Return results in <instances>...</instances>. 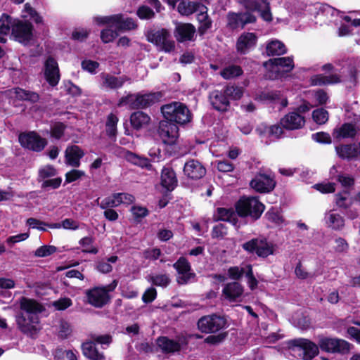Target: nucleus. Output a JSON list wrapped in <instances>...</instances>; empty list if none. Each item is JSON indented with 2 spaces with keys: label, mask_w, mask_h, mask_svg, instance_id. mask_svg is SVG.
Here are the masks:
<instances>
[{
  "label": "nucleus",
  "mask_w": 360,
  "mask_h": 360,
  "mask_svg": "<svg viewBox=\"0 0 360 360\" xmlns=\"http://www.w3.org/2000/svg\"><path fill=\"white\" fill-rule=\"evenodd\" d=\"M20 312L15 317L18 328L23 333L32 335L37 330L39 314L43 312L45 308L34 300L22 297L20 301Z\"/></svg>",
  "instance_id": "obj_1"
},
{
  "label": "nucleus",
  "mask_w": 360,
  "mask_h": 360,
  "mask_svg": "<svg viewBox=\"0 0 360 360\" xmlns=\"http://www.w3.org/2000/svg\"><path fill=\"white\" fill-rule=\"evenodd\" d=\"M243 92L234 85H226L221 89H214L209 93L208 100L212 107L221 112H227L231 107V101L241 98Z\"/></svg>",
  "instance_id": "obj_2"
},
{
  "label": "nucleus",
  "mask_w": 360,
  "mask_h": 360,
  "mask_svg": "<svg viewBox=\"0 0 360 360\" xmlns=\"http://www.w3.org/2000/svg\"><path fill=\"white\" fill-rule=\"evenodd\" d=\"M163 94L162 91L149 92L142 94L141 92L131 94L122 96L117 102L118 107L128 106L130 110H140L150 108L159 103Z\"/></svg>",
  "instance_id": "obj_3"
},
{
  "label": "nucleus",
  "mask_w": 360,
  "mask_h": 360,
  "mask_svg": "<svg viewBox=\"0 0 360 360\" xmlns=\"http://www.w3.org/2000/svg\"><path fill=\"white\" fill-rule=\"evenodd\" d=\"M235 210L238 217H250L253 221L258 220L265 210V205L258 197L241 196L235 203Z\"/></svg>",
  "instance_id": "obj_4"
},
{
  "label": "nucleus",
  "mask_w": 360,
  "mask_h": 360,
  "mask_svg": "<svg viewBox=\"0 0 360 360\" xmlns=\"http://www.w3.org/2000/svg\"><path fill=\"white\" fill-rule=\"evenodd\" d=\"M165 119L172 121L179 126H184L191 122L193 115L187 105L181 102L174 101L165 104L160 108Z\"/></svg>",
  "instance_id": "obj_5"
},
{
  "label": "nucleus",
  "mask_w": 360,
  "mask_h": 360,
  "mask_svg": "<svg viewBox=\"0 0 360 360\" xmlns=\"http://www.w3.org/2000/svg\"><path fill=\"white\" fill-rule=\"evenodd\" d=\"M241 247L248 254L256 255L261 258H266L274 253L273 243L264 236L253 238L243 243Z\"/></svg>",
  "instance_id": "obj_6"
},
{
  "label": "nucleus",
  "mask_w": 360,
  "mask_h": 360,
  "mask_svg": "<svg viewBox=\"0 0 360 360\" xmlns=\"http://www.w3.org/2000/svg\"><path fill=\"white\" fill-rule=\"evenodd\" d=\"M146 39L165 53H170L175 49V41L171 38L169 31L166 28L150 30L147 31Z\"/></svg>",
  "instance_id": "obj_7"
},
{
  "label": "nucleus",
  "mask_w": 360,
  "mask_h": 360,
  "mask_svg": "<svg viewBox=\"0 0 360 360\" xmlns=\"http://www.w3.org/2000/svg\"><path fill=\"white\" fill-rule=\"evenodd\" d=\"M34 26L29 20H14L11 36L15 41L27 45L33 39Z\"/></svg>",
  "instance_id": "obj_8"
},
{
  "label": "nucleus",
  "mask_w": 360,
  "mask_h": 360,
  "mask_svg": "<svg viewBox=\"0 0 360 360\" xmlns=\"http://www.w3.org/2000/svg\"><path fill=\"white\" fill-rule=\"evenodd\" d=\"M290 345L292 352L304 360H310L319 353L318 346L307 339H295Z\"/></svg>",
  "instance_id": "obj_9"
},
{
  "label": "nucleus",
  "mask_w": 360,
  "mask_h": 360,
  "mask_svg": "<svg viewBox=\"0 0 360 360\" xmlns=\"http://www.w3.org/2000/svg\"><path fill=\"white\" fill-rule=\"evenodd\" d=\"M20 146L34 152H41L46 146L48 142L34 131L22 132L18 136Z\"/></svg>",
  "instance_id": "obj_10"
},
{
  "label": "nucleus",
  "mask_w": 360,
  "mask_h": 360,
  "mask_svg": "<svg viewBox=\"0 0 360 360\" xmlns=\"http://www.w3.org/2000/svg\"><path fill=\"white\" fill-rule=\"evenodd\" d=\"M226 27L230 30L244 29L246 25L257 22V17L250 12L235 13L229 11L226 15Z\"/></svg>",
  "instance_id": "obj_11"
},
{
  "label": "nucleus",
  "mask_w": 360,
  "mask_h": 360,
  "mask_svg": "<svg viewBox=\"0 0 360 360\" xmlns=\"http://www.w3.org/2000/svg\"><path fill=\"white\" fill-rule=\"evenodd\" d=\"M158 132L164 143L173 145L179 136V125L164 118L159 122Z\"/></svg>",
  "instance_id": "obj_12"
},
{
  "label": "nucleus",
  "mask_w": 360,
  "mask_h": 360,
  "mask_svg": "<svg viewBox=\"0 0 360 360\" xmlns=\"http://www.w3.org/2000/svg\"><path fill=\"white\" fill-rule=\"evenodd\" d=\"M226 319L217 314L204 316L201 317L197 323L198 328L202 333H215L224 328L226 326Z\"/></svg>",
  "instance_id": "obj_13"
},
{
  "label": "nucleus",
  "mask_w": 360,
  "mask_h": 360,
  "mask_svg": "<svg viewBox=\"0 0 360 360\" xmlns=\"http://www.w3.org/2000/svg\"><path fill=\"white\" fill-rule=\"evenodd\" d=\"M276 185V181L274 175L271 176L262 172H257L250 182V187L259 193L271 192L275 188Z\"/></svg>",
  "instance_id": "obj_14"
},
{
  "label": "nucleus",
  "mask_w": 360,
  "mask_h": 360,
  "mask_svg": "<svg viewBox=\"0 0 360 360\" xmlns=\"http://www.w3.org/2000/svg\"><path fill=\"white\" fill-rule=\"evenodd\" d=\"M179 276L176 281L180 285H186L195 280L196 274L192 271L191 265L185 257H180L173 264Z\"/></svg>",
  "instance_id": "obj_15"
},
{
  "label": "nucleus",
  "mask_w": 360,
  "mask_h": 360,
  "mask_svg": "<svg viewBox=\"0 0 360 360\" xmlns=\"http://www.w3.org/2000/svg\"><path fill=\"white\" fill-rule=\"evenodd\" d=\"M195 27L190 22H176L174 30V37L179 43L195 40Z\"/></svg>",
  "instance_id": "obj_16"
},
{
  "label": "nucleus",
  "mask_w": 360,
  "mask_h": 360,
  "mask_svg": "<svg viewBox=\"0 0 360 360\" xmlns=\"http://www.w3.org/2000/svg\"><path fill=\"white\" fill-rule=\"evenodd\" d=\"M263 66L270 71H275L277 77L280 76V68H283L285 73L290 72L294 67V61L291 57H281L270 58L263 63Z\"/></svg>",
  "instance_id": "obj_17"
},
{
  "label": "nucleus",
  "mask_w": 360,
  "mask_h": 360,
  "mask_svg": "<svg viewBox=\"0 0 360 360\" xmlns=\"http://www.w3.org/2000/svg\"><path fill=\"white\" fill-rule=\"evenodd\" d=\"M320 348L328 352H347L349 350L347 342L338 338L321 337L319 340Z\"/></svg>",
  "instance_id": "obj_18"
},
{
  "label": "nucleus",
  "mask_w": 360,
  "mask_h": 360,
  "mask_svg": "<svg viewBox=\"0 0 360 360\" xmlns=\"http://www.w3.org/2000/svg\"><path fill=\"white\" fill-rule=\"evenodd\" d=\"M44 77L51 86L58 85L60 79V70L58 62L52 57L49 56L44 63Z\"/></svg>",
  "instance_id": "obj_19"
},
{
  "label": "nucleus",
  "mask_w": 360,
  "mask_h": 360,
  "mask_svg": "<svg viewBox=\"0 0 360 360\" xmlns=\"http://www.w3.org/2000/svg\"><path fill=\"white\" fill-rule=\"evenodd\" d=\"M206 172L203 165L197 160L191 159L184 164V173L190 179H200L205 176Z\"/></svg>",
  "instance_id": "obj_20"
},
{
  "label": "nucleus",
  "mask_w": 360,
  "mask_h": 360,
  "mask_svg": "<svg viewBox=\"0 0 360 360\" xmlns=\"http://www.w3.org/2000/svg\"><path fill=\"white\" fill-rule=\"evenodd\" d=\"M281 126L287 130L302 129L305 124L304 117L298 112H290L280 120Z\"/></svg>",
  "instance_id": "obj_21"
},
{
  "label": "nucleus",
  "mask_w": 360,
  "mask_h": 360,
  "mask_svg": "<svg viewBox=\"0 0 360 360\" xmlns=\"http://www.w3.org/2000/svg\"><path fill=\"white\" fill-rule=\"evenodd\" d=\"M112 27L120 33L136 30L138 24L132 18L126 17L122 13H118L114 14Z\"/></svg>",
  "instance_id": "obj_22"
},
{
  "label": "nucleus",
  "mask_w": 360,
  "mask_h": 360,
  "mask_svg": "<svg viewBox=\"0 0 360 360\" xmlns=\"http://www.w3.org/2000/svg\"><path fill=\"white\" fill-rule=\"evenodd\" d=\"M257 37L253 32H244L237 39L236 50L241 54H245L248 51L256 46Z\"/></svg>",
  "instance_id": "obj_23"
},
{
  "label": "nucleus",
  "mask_w": 360,
  "mask_h": 360,
  "mask_svg": "<svg viewBox=\"0 0 360 360\" xmlns=\"http://www.w3.org/2000/svg\"><path fill=\"white\" fill-rule=\"evenodd\" d=\"M196 20L199 26L198 27V33L200 37L204 36L209 30L212 27V20L208 14V8L204 5L196 15Z\"/></svg>",
  "instance_id": "obj_24"
},
{
  "label": "nucleus",
  "mask_w": 360,
  "mask_h": 360,
  "mask_svg": "<svg viewBox=\"0 0 360 360\" xmlns=\"http://www.w3.org/2000/svg\"><path fill=\"white\" fill-rule=\"evenodd\" d=\"M83 150L77 145L67 147L65 151L66 163L72 167H78L80 165V160L84 157Z\"/></svg>",
  "instance_id": "obj_25"
},
{
  "label": "nucleus",
  "mask_w": 360,
  "mask_h": 360,
  "mask_svg": "<svg viewBox=\"0 0 360 360\" xmlns=\"http://www.w3.org/2000/svg\"><path fill=\"white\" fill-rule=\"evenodd\" d=\"M177 178L171 167H163L161 172V186L168 191H172L177 186Z\"/></svg>",
  "instance_id": "obj_26"
},
{
  "label": "nucleus",
  "mask_w": 360,
  "mask_h": 360,
  "mask_svg": "<svg viewBox=\"0 0 360 360\" xmlns=\"http://www.w3.org/2000/svg\"><path fill=\"white\" fill-rule=\"evenodd\" d=\"M150 117L141 110L132 112L129 117L131 127L136 131L147 127L150 124Z\"/></svg>",
  "instance_id": "obj_27"
},
{
  "label": "nucleus",
  "mask_w": 360,
  "mask_h": 360,
  "mask_svg": "<svg viewBox=\"0 0 360 360\" xmlns=\"http://www.w3.org/2000/svg\"><path fill=\"white\" fill-rule=\"evenodd\" d=\"M310 80L312 86H326L339 84L341 82L340 77L337 74H332L330 75L318 74L312 76Z\"/></svg>",
  "instance_id": "obj_28"
},
{
  "label": "nucleus",
  "mask_w": 360,
  "mask_h": 360,
  "mask_svg": "<svg viewBox=\"0 0 360 360\" xmlns=\"http://www.w3.org/2000/svg\"><path fill=\"white\" fill-rule=\"evenodd\" d=\"M217 215L214 216V221H227L236 226L238 219L237 213L232 208L218 207L217 209Z\"/></svg>",
  "instance_id": "obj_29"
},
{
  "label": "nucleus",
  "mask_w": 360,
  "mask_h": 360,
  "mask_svg": "<svg viewBox=\"0 0 360 360\" xmlns=\"http://www.w3.org/2000/svg\"><path fill=\"white\" fill-rule=\"evenodd\" d=\"M203 4L198 1L181 0L177 6V11L184 16H189L202 8Z\"/></svg>",
  "instance_id": "obj_30"
},
{
  "label": "nucleus",
  "mask_w": 360,
  "mask_h": 360,
  "mask_svg": "<svg viewBox=\"0 0 360 360\" xmlns=\"http://www.w3.org/2000/svg\"><path fill=\"white\" fill-rule=\"evenodd\" d=\"M13 91L16 99L20 101L36 103L40 99L39 94L35 91L26 90L20 87H15L13 89Z\"/></svg>",
  "instance_id": "obj_31"
},
{
  "label": "nucleus",
  "mask_w": 360,
  "mask_h": 360,
  "mask_svg": "<svg viewBox=\"0 0 360 360\" xmlns=\"http://www.w3.org/2000/svg\"><path fill=\"white\" fill-rule=\"evenodd\" d=\"M82 349L83 354L91 360H104L103 353L99 352L96 347V344L92 341L86 342L82 344Z\"/></svg>",
  "instance_id": "obj_32"
},
{
  "label": "nucleus",
  "mask_w": 360,
  "mask_h": 360,
  "mask_svg": "<svg viewBox=\"0 0 360 360\" xmlns=\"http://www.w3.org/2000/svg\"><path fill=\"white\" fill-rule=\"evenodd\" d=\"M158 347L163 352L172 353L178 352L181 349V342L169 339L167 337H160L158 339Z\"/></svg>",
  "instance_id": "obj_33"
},
{
  "label": "nucleus",
  "mask_w": 360,
  "mask_h": 360,
  "mask_svg": "<svg viewBox=\"0 0 360 360\" xmlns=\"http://www.w3.org/2000/svg\"><path fill=\"white\" fill-rule=\"evenodd\" d=\"M102 80L101 83V88L106 90H115L120 89V79L110 73L101 72L100 75Z\"/></svg>",
  "instance_id": "obj_34"
},
{
  "label": "nucleus",
  "mask_w": 360,
  "mask_h": 360,
  "mask_svg": "<svg viewBox=\"0 0 360 360\" xmlns=\"http://www.w3.org/2000/svg\"><path fill=\"white\" fill-rule=\"evenodd\" d=\"M333 134L337 139H352L357 134V131L352 123L345 122L339 129H335Z\"/></svg>",
  "instance_id": "obj_35"
},
{
  "label": "nucleus",
  "mask_w": 360,
  "mask_h": 360,
  "mask_svg": "<svg viewBox=\"0 0 360 360\" xmlns=\"http://www.w3.org/2000/svg\"><path fill=\"white\" fill-rule=\"evenodd\" d=\"M119 121L118 117L113 113H110L107 117L105 123V131L107 136L112 139L113 141H116V136L117 134V122Z\"/></svg>",
  "instance_id": "obj_36"
},
{
  "label": "nucleus",
  "mask_w": 360,
  "mask_h": 360,
  "mask_svg": "<svg viewBox=\"0 0 360 360\" xmlns=\"http://www.w3.org/2000/svg\"><path fill=\"white\" fill-rule=\"evenodd\" d=\"M335 150L341 159L351 160L357 156V148L352 144L340 145L335 147Z\"/></svg>",
  "instance_id": "obj_37"
},
{
  "label": "nucleus",
  "mask_w": 360,
  "mask_h": 360,
  "mask_svg": "<svg viewBox=\"0 0 360 360\" xmlns=\"http://www.w3.org/2000/svg\"><path fill=\"white\" fill-rule=\"evenodd\" d=\"M283 96L281 91H262L257 95V99L262 102H269L270 103H276Z\"/></svg>",
  "instance_id": "obj_38"
},
{
  "label": "nucleus",
  "mask_w": 360,
  "mask_h": 360,
  "mask_svg": "<svg viewBox=\"0 0 360 360\" xmlns=\"http://www.w3.org/2000/svg\"><path fill=\"white\" fill-rule=\"evenodd\" d=\"M266 52L269 56H281L287 53V49L283 42L274 40L266 45Z\"/></svg>",
  "instance_id": "obj_39"
},
{
  "label": "nucleus",
  "mask_w": 360,
  "mask_h": 360,
  "mask_svg": "<svg viewBox=\"0 0 360 360\" xmlns=\"http://www.w3.org/2000/svg\"><path fill=\"white\" fill-rule=\"evenodd\" d=\"M126 159L131 163L142 168L150 169L152 167L150 160L148 158L140 157L129 150L127 151Z\"/></svg>",
  "instance_id": "obj_40"
},
{
  "label": "nucleus",
  "mask_w": 360,
  "mask_h": 360,
  "mask_svg": "<svg viewBox=\"0 0 360 360\" xmlns=\"http://www.w3.org/2000/svg\"><path fill=\"white\" fill-rule=\"evenodd\" d=\"M283 129L284 128L279 122L278 124L271 125L269 127L264 125L263 129L261 128H257V131H258L260 136L263 135L266 132H268L269 136H274L276 139H280L284 132Z\"/></svg>",
  "instance_id": "obj_41"
},
{
  "label": "nucleus",
  "mask_w": 360,
  "mask_h": 360,
  "mask_svg": "<svg viewBox=\"0 0 360 360\" xmlns=\"http://www.w3.org/2000/svg\"><path fill=\"white\" fill-rule=\"evenodd\" d=\"M86 301L96 307H102L110 300L108 294H86Z\"/></svg>",
  "instance_id": "obj_42"
},
{
  "label": "nucleus",
  "mask_w": 360,
  "mask_h": 360,
  "mask_svg": "<svg viewBox=\"0 0 360 360\" xmlns=\"http://www.w3.org/2000/svg\"><path fill=\"white\" fill-rule=\"evenodd\" d=\"M243 71L240 66L232 65L224 68L221 72V76L225 79H232L242 75Z\"/></svg>",
  "instance_id": "obj_43"
},
{
  "label": "nucleus",
  "mask_w": 360,
  "mask_h": 360,
  "mask_svg": "<svg viewBox=\"0 0 360 360\" xmlns=\"http://www.w3.org/2000/svg\"><path fill=\"white\" fill-rule=\"evenodd\" d=\"M14 20L10 15L3 13L0 17V33L8 34L10 30L13 29Z\"/></svg>",
  "instance_id": "obj_44"
},
{
  "label": "nucleus",
  "mask_w": 360,
  "mask_h": 360,
  "mask_svg": "<svg viewBox=\"0 0 360 360\" xmlns=\"http://www.w3.org/2000/svg\"><path fill=\"white\" fill-rule=\"evenodd\" d=\"M349 193L348 190H343L335 194V204L339 208L347 210L351 206L352 202L347 198Z\"/></svg>",
  "instance_id": "obj_45"
},
{
  "label": "nucleus",
  "mask_w": 360,
  "mask_h": 360,
  "mask_svg": "<svg viewBox=\"0 0 360 360\" xmlns=\"http://www.w3.org/2000/svg\"><path fill=\"white\" fill-rule=\"evenodd\" d=\"M27 224L32 229H36L40 231H45L46 229L41 226V225L46 226L51 229H59L60 228V223L47 224L41 221L36 218L30 217L27 219Z\"/></svg>",
  "instance_id": "obj_46"
},
{
  "label": "nucleus",
  "mask_w": 360,
  "mask_h": 360,
  "mask_svg": "<svg viewBox=\"0 0 360 360\" xmlns=\"http://www.w3.org/2000/svg\"><path fill=\"white\" fill-rule=\"evenodd\" d=\"M94 243V238L92 236H86L81 238L79 241V244L84 248L82 252L94 255L97 254L98 249L96 247L91 246Z\"/></svg>",
  "instance_id": "obj_47"
},
{
  "label": "nucleus",
  "mask_w": 360,
  "mask_h": 360,
  "mask_svg": "<svg viewBox=\"0 0 360 360\" xmlns=\"http://www.w3.org/2000/svg\"><path fill=\"white\" fill-rule=\"evenodd\" d=\"M67 125L62 122H56L51 126L50 135L51 137L59 140L65 134Z\"/></svg>",
  "instance_id": "obj_48"
},
{
  "label": "nucleus",
  "mask_w": 360,
  "mask_h": 360,
  "mask_svg": "<svg viewBox=\"0 0 360 360\" xmlns=\"http://www.w3.org/2000/svg\"><path fill=\"white\" fill-rule=\"evenodd\" d=\"M136 14L142 20H150L155 18V11L146 5L140 6L137 8Z\"/></svg>",
  "instance_id": "obj_49"
},
{
  "label": "nucleus",
  "mask_w": 360,
  "mask_h": 360,
  "mask_svg": "<svg viewBox=\"0 0 360 360\" xmlns=\"http://www.w3.org/2000/svg\"><path fill=\"white\" fill-rule=\"evenodd\" d=\"M257 11L259 13V15L263 20L268 22L273 20L270 3L267 0H264V2L260 5L259 10H257Z\"/></svg>",
  "instance_id": "obj_50"
},
{
  "label": "nucleus",
  "mask_w": 360,
  "mask_h": 360,
  "mask_svg": "<svg viewBox=\"0 0 360 360\" xmlns=\"http://www.w3.org/2000/svg\"><path fill=\"white\" fill-rule=\"evenodd\" d=\"M328 226L335 230H340L345 226V219L339 214H330L328 219Z\"/></svg>",
  "instance_id": "obj_51"
},
{
  "label": "nucleus",
  "mask_w": 360,
  "mask_h": 360,
  "mask_svg": "<svg viewBox=\"0 0 360 360\" xmlns=\"http://www.w3.org/2000/svg\"><path fill=\"white\" fill-rule=\"evenodd\" d=\"M336 181L341 184L344 190L348 191H349L355 184V179L352 176L343 173L339 174L337 176Z\"/></svg>",
  "instance_id": "obj_52"
},
{
  "label": "nucleus",
  "mask_w": 360,
  "mask_h": 360,
  "mask_svg": "<svg viewBox=\"0 0 360 360\" xmlns=\"http://www.w3.org/2000/svg\"><path fill=\"white\" fill-rule=\"evenodd\" d=\"M312 119L318 124H323L328 120V112L324 108H318L312 112Z\"/></svg>",
  "instance_id": "obj_53"
},
{
  "label": "nucleus",
  "mask_w": 360,
  "mask_h": 360,
  "mask_svg": "<svg viewBox=\"0 0 360 360\" xmlns=\"http://www.w3.org/2000/svg\"><path fill=\"white\" fill-rule=\"evenodd\" d=\"M238 2L246 9L245 12L252 13V12L259 10L260 5L264 2V0H238Z\"/></svg>",
  "instance_id": "obj_54"
},
{
  "label": "nucleus",
  "mask_w": 360,
  "mask_h": 360,
  "mask_svg": "<svg viewBox=\"0 0 360 360\" xmlns=\"http://www.w3.org/2000/svg\"><path fill=\"white\" fill-rule=\"evenodd\" d=\"M265 218L276 225H280L283 222V217L280 214L276 208L271 207L269 210L265 215Z\"/></svg>",
  "instance_id": "obj_55"
},
{
  "label": "nucleus",
  "mask_w": 360,
  "mask_h": 360,
  "mask_svg": "<svg viewBox=\"0 0 360 360\" xmlns=\"http://www.w3.org/2000/svg\"><path fill=\"white\" fill-rule=\"evenodd\" d=\"M57 251V248L54 245H44L38 248L34 251V256L37 257H45L50 256Z\"/></svg>",
  "instance_id": "obj_56"
},
{
  "label": "nucleus",
  "mask_w": 360,
  "mask_h": 360,
  "mask_svg": "<svg viewBox=\"0 0 360 360\" xmlns=\"http://www.w3.org/2000/svg\"><path fill=\"white\" fill-rule=\"evenodd\" d=\"M119 36V33L115 29L105 28L101 32V39L104 44L112 42Z\"/></svg>",
  "instance_id": "obj_57"
},
{
  "label": "nucleus",
  "mask_w": 360,
  "mask_h": 360,
  "mask_svg": "<svg viewBox=\"0 0 360 360\" xmlns=\"http://www.w3.org/2000/svg\"><path fill=\"white\" fill-rule=\"evenodd\" d=\"M134 219L136 222H140L141 219L149 214L148 210L145 207L134 205L131 209Z\"/></svg>",
  "instance_id": "obj_58"
},
{
  "label": "nucleus",
  "mask_w": 360,
  "mask_h": 360,
  "mask_svg": "<svg viewBox=\"0 0 360 360\" xmlns=\"http://www.w3.org/2000/svg\"><path fill=\"white\" fill-rule=\"evenodd\" d=\"M58 174L56 169L51 165L40 168L38 172L39 179H46L55 176Z\"/></svg>",
  "instance_id": "obj_59"
},
{
  "label": "nucleus",
  "mask_w": 360,
  "mask_h": 360,
  "mask_svg": "<svg viewBox=\"0 0 360 360\" xmlns=\"http://www.w3.org/2000/svg\"><path fill=\"white\" fill-rule=\"evenodd\" d=\"M117 285V281L113 280L109 285L94 287L86 290L84 292H111L114 291Z\"/></svg>",
  "instance_id": "obj_60"
},
{
  "label": "nucleus",
  "mask_w": 360,
  "mask_h": 360,
  "mask_svg": "<svg viewBox=\"0 0 360 360\" xmlns=\"http://www.w3.org/2000/svg\"><path fill=\"white\" fill-rule=\"evenodd\" d=\"M247 271L238 266H231L228 269V276L231 279L237 281L240 279Z\"/></svg>",
  "instance_id": "obj_61"
},
{
  "label": "nucleus",
  "mask_w": 360,
  "mask_h": 360,
  "mask_svg": "<svg viewBox=\"0 0 360 360\" xmlns=\"http://www.w3.org/2000/svg\"><path fill=\"white\" fill-rule=\"evenodd\" d=\"M85 175V172L82 170L72 169L65 174V184L74 182Z\"/></svg>",
  "instance_id": "obj_62"
},
{
  "label": "nucleus",
  "mask_w": 360,
  "mask_h": 360,
  "mask_svg": "<svg viewBox=\"0 0 360 360\" xmlns=\"http://www.w3.org/2000/svg\"><path fill=\"white\" fill-rule=\"evenodd\" d=\"M335 184L333 182L319 183L314 186V188L322 193H333L335 191Z\"/></svg>",
  "instance_id": "obj_63"
},
{
  "label": "nucleus",
  "mask_w": 360,
  "mask_h": 360,
  "mask_svg": "<svg viewBox=\"0 0 360 360\" xmlns=\"http://www.w3.org/2000/svg\"><path fill=\"white\" fill-rule=\"evenodd\" d=\"M72 333V328L69 323L61 321L58 328V336L62 339L68 338Z\"/></svg>",
  "instance_id": "obj_64"
}]
</instances>
